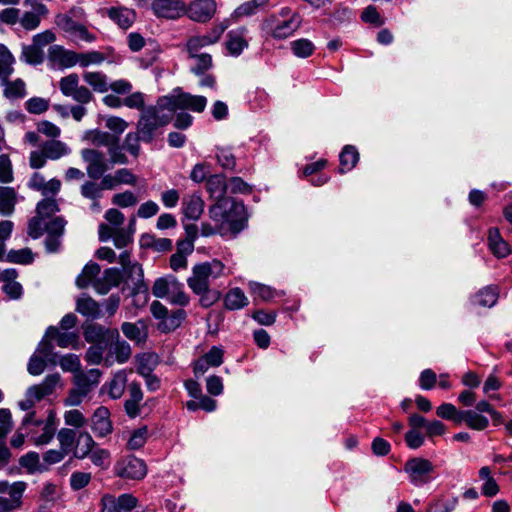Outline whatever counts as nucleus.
Here are the masks:
<instances>
[{
	"instance_id": "cd10ccee",
	"label": "nucleus",
	"mask_w": 512,
	"mask_h": 512,
	"mask_svg": "<svg viewBox=\"0 0 512 512\" xmlns=\"http://www.w3.org/2000/svg\"><path fill=\"white\" fill-rule=\"evenodd\" d=\"M99 369H90L87 372H78L74 374L75 386L81 387L87 394L98 385L101 378Z\"/></svg>"
},
{
	"instance_id": "6e6d98bb",
	"label": "nucleus",
	"mask_w": 512,
	"mask_h": 512,
	"mask_svg": "<svg viewBox=\"0 0 512 512\" xmlns=\"http://www.w3.org/2000/svg\"><path fill=\"white\" fill-rule=\"evenodd\" d=\"M104 60V54L98 51L77 53V65L81 67H88L90 65H100L104 62Z\"/></svg>"
},
{
	"instance_id": "e2e57ef3",
	"label": "nucleus",
	"mask_w": 512,
	"mask_h": 512,
	"mask_svg": "<svg viewBox=\"0 0 512 512\" xmlns=\"http://www.w3.org/2000/svg\"><path fill=\"white\" fill-rule=\"evenodd\" d=\"M148 438V430L146 427H141L135 429L130 434V437L127 441V446L131 450H136L141 448L147 441Z\"/></svg>"
},
{
	"instance_id": "f3484780",
	"label": "nucleus",
	"mask_w": 512,
	"mask_h": 512,
	"mask_svg": "<svg viewBox=\"0 0 512 512\" xmlns=\"http://www.w3.org/2000/svg\"><path fill=\"white\" fill-rule=\"evenodd\" d=\"M152 10L157 17L177 19L185 14L186 7L180 0H153Z\"/></svg>"
},
{
	"instance_id": "473e14b6",
	"label": "nucleus",
	"mask_w": 512,
	"mask_h": 512,
	"mask_svg": "<svg viewBox=\"0 0 512 512\" xmlns=\"http://www.w3.org/2000/svg\"><path fill=\"white\" fill-rule=\"evenodd\" d=\"M16 59L9 48L0 43V80L9 79L14 72Z\"/></svg>"
},
{
	"instance_id": "423d86ee",
	"label": "nucleus",
	"mask_w": 512,
	"mask_h": 512,
	"mask_svg": "<svg viewBox=\"0 0 512 512\" xmlns=\"http://www.w3.org/2000/svg\"><path fill=\"white\" fill-rule=\"evenodd\" d=\"M152 294L157 298H167L170 303L180 306H186L189 303L184 285L172 275L156 279L152 286Z\"/></svg>"
},
{
	"instance_id": "58836bf2",
	"label": "nucleus",
	"mask_w": 512,
	"mask_h": 512,
	"mask_svg": "<svg viewBox=\"0 0 512 512\" xmlns=\"http://www.w3.org/2000/svg\"><path fill=\"white\" fill-rule=\"evenodd\" d=\"M247 46L248 43L244 37L243 30H233L229 32L226 47L231 55L238 56Z\"/></svg>"
},
{
	"instance_id": "79ce46f5",
	"label": "nucleus",
	"mask_w": 512,
	"mask_h": 512,
	"mask_svg": "<svg viewBox=\"0 0 512 512\" xmlns=\"http://www.w3.org/2000/svg\"><path fill=\"white\" fill-rule=\"evenodd\" d=\"M248 304V298L240 288H233L227 292L224 305L229 310H238Z\"/></svg>"
},
{
	"instance_id": "4be33fe9",
	"label": "nucleus",
	"mask_w": 512,
	"mask_h": 512,
	"mask_svg": "<svg viewBox=\"0 0 512 512\" xmlns=\"http://www.w3.org/2000/svg\"><path fill=\"white\" fill-rule=\"evenodd\" d=\"M122 278V272L118 268H109L104 271L101 278L94 281L93 287L98 293L106 294L111 288L118 286Z\"/></svg>"
},
{
	"instance_id": "7c9ffc66",
	"label": "nucleus",
	"mask_w": 512,
	"mask_h": 512,
	"mask_svg": "<svg viewBox=\"0 0 512 512\" xmlns=\"http://www.w3.org/2000/svg\"><path fill=\"white\" fill-rule=\"evenodd\" d=\"M127 371L119 370L116 372L111 380L106 384L108 394L112 399H119L125 392L127 385Z\"/></svg>"
},
{
	"instance_id": "c03bdc74",
	"label": "nucleus",
	"mask_w": 512,
	"mask_h": 512,
	"mask_svg": "<svg viewBox=\"0 0 512 512\" xmlns=\"http://www.w3.org/2000/svg\"><path fill=\"white\" fill-rule=\"evenodd\" d=\"M185 312L182 309L176 310L172 312L170 315H166V317L160 321L158 328L164 333L175 330L180 326L182 321L185 319Z\"/></svg>"
},
{
	"instance_id": "ea45409f",
	"label": "nucleus",
	"mask_w": 512,
	"mask_h": 512,
	"mask_svg": "<svg viewBox=\"0 0 512 512\" xmlns=\"http://www.w3.org/2000/svg\"><path fill=\"white\" fill-rule=\"evenodd\" d=\"M94 444L95 442L89 433H79L74 447V456L79 459L85 458L92 453Z\"/></svg>"
},
{
	"instance_id": "a18cd8bd",
	"label": "nucleus",
	"mask_w": 512,
	"mask_h": 512,
	"mask_svg": "<svg viewBox=\"0 0 512 512\" xmlns=\"http://www.w3.org/2000/svg\"><path fill=\"white\" fill-rule=\"evenodd\" d=\"M119 263L121 264L124 272L129 277H136L137 280H141L143 278V270L142 267L135 262H132L130 259V253L128 251H123L119 255Z\"/></svg>"
},
{
	"instance_id": "49530a36",
	"label": "nucleus",
	"mask_w": 512,
	"mask_h": 512,
	"mask_svg": "<svg viewBox=\"0 0 512 512\" xmlns=\"http://www.w3.org/2000/svg\"><path fill=\"white\" fill-rule=\"evenodd\" d=\"M499 291L497 287L488 286L481 289L475 296V302L482 307H492L498 300Z\"/></svg>"
},
{
	"instance_id": "9b49d317",
	"label": "nucleus",
	"mask_w": 512,
	"mask_h": 512,
	"mask_svg": "<svg viewBox=\"0 0 512 512\" xmlns=\"http://www.w3.org/2000/svg\"><path fill=\"white\" fill-rule=\"evenodd\" d=\"M81 157L87 164L86 172L87 175L92 179H99L104 173L111 167L108 164L105 155L96 149H82Z\"/></svg>"
},
{
	"instance_id": "bf43d9fd",
	"label": "nucleus",
	"mask_w": 512,
	"mask_h": 512,
	"mask_svg": "<svg viewBox=\"0 0 512 512\" xmlns=\"http://www.w3.org/2000/svg\"><path fill=\"white\" fill-rule=\"evenodd\" d=\"M58 204L54 198H45L41 200L36 207V213L45 220L58 212Z\"/></svg>"
},
{
	"instance_id": "052dcab7",
	"label": "nucleus",
	"mask_w": 512,
	"mask_h": 512,
	"mask_svg": "<svg viewBox=\"0 0 512 512\" xmlns=\"http://www.w3.org/2000/svg\"><path fill=\"white\" fill-rule=\"evenodd\" d=\"M138 203L137 196L132 191H124L121 193H116L112 197V204L121 207V208H129L133 207Z\"/></svg>"
},
{
	"instance_id": "bb28decb",
	"label": "nucleus",
	"mask_w": 512,
	"mask_h": 512,
	"mask_svg": "<svg viewBox=\"0 0 512 512\" xmlns=\"http://www.w3.org/2000/svg\"><path fill=\"white\" fill-rule=\"evenodd\" d=\"M129 398L125 401L126 413L135 418L140 412V403L143 400V393L138 383L132 382L128 386Z\"/></svg>"
},
{
	"instance_id": "8fccbe9b",
	"label": "nucleus",
	"mask_w": 512,
	"mask_h": 512,
	"mask_svg": "<svg viewBox=\"0 0 512 512\" xmlns=\"http://www.w3.org/2000/svg\"><path fill=\"white\" fill-rule=\"evenodd\" d=\"M107 149L109 155V160L107 161L110 167L116 164L123 165L128 163L127 156L123 152L124 148L119 145L118 137H115L112 144H110V146H108Z\"/></svg>"
},
{
	"instance_id": "338daca9",
	"label": "nucleus",
	"mask_w": 512,
	"mask_h": 512,
	"mask_svg": "<svg viewBox=\"0 0 512 512\" xmlns=\"http://www.w3.org/2000/svg\"><path fill=\"white\" fill-rule=\"evenodd\" d=\"M40 497L46 502H56L61 497V488L55 483L46 482L41 489Z\"/></svg>"
},
{
	"instance_id": "5fc2aeb1",
	"label": "nucleus",
	"mask_w": 512,
	"mask_h": 512,
	"mask_svg": "<svg viewBox=\"0 0 512 512\" xmlns=\"http://www.w3.org/2000/svg\"><path fill=\"white\" fill-rule=\"evenodd\" d=\"M190 57L195 60V65L192 68V72L196 75H202L205 71L212 67V57L207 53H189Z\"/></svg>"
},
{
	"instance_id": "412c9836",
	"label": "nucleus",
	"mask_w": 512,
	"mask_h": 512,
	"mask_svg": "<svg viewBox=\"0 0 512 512\" xmlns=\"http://www.w3.org/2000/svg\"><path fill=\"white\" fill-rule=\"evenodd\" d=\"M49 60L58 68H71L77 65V52L53 45L48 51Z\"/></svg>"
},
{
	"instance_id": "f03ea898",
	"label": "nucleus",
	"mask_w": 512,
	"mask_h": 512,
	"mask_svg": "<svg viewBox=\"0 0 512 512\" xmlns=\"http://www.w3.org/2000/svg\"><path fill=\"white\" fill-rule=\"evenodd\" d=\"M225 274V265L219 260L197 264L192 269V276L187 279L189 288L197 295H205L210 289V279H217Z\"/></svg>"
},
{
	"instance_id": "f704fd0d",
	"label": "nucleus",
	"mask_w": 512,
	"mask_h": 512,
	"mask_svg": "<svg viewBox=\"0 0 512 512\" xmlns=\"http://www.w3.org/2000/svg\"><path fill=\"white\" fill-rule=\"evenodd\" d=\"M339 160V172L341 174L351 171L359 161V153L354 146L347 145L340 153Z\"/></svg>"
},
{
	"instance_id": "69168bd1",
	"label": "nucleus",
	"mask_w": 512,
	"mask_h": 512,
	"mask_svg": "<svg viewBox=\"0 0 512 512\" xmlns=\"http://www.w3.org/2000/svg\"><path fill=\"white\" fill-rule=\"evenodd\" d=\"M26 110L31 114H42L49 108V100L42 97H32L25 102Z\"/></svg>"
},
{
	"instance_id": "3c124183",
	"label": "nucleus",
	"mask_w": 512,
	"mask_h": 512,
	"mask_svg": "<svg viewBox=\"0 0 512 512\" xmlns=\"http://www.w3.org/2000/svg\"><path fill=\"white\" fill-rule=\"evenodd\" d=\"M115 137L116 136H114L108 132H104V131H100V130H90V131L86 132V134H85V139L87 141H89L92 145L97 146V147L110 146V144H112Z\"/></svg>"
},
{
	"instance_id": "aec40b11",
	"label": "nucleus",
	"mask_w": 512,
	"mask_h": 512,
	"mask_svg": "<svg viewBox=\"0 0 512 512\" xmlns=\"http://www.w3.org/2000/svg\"><path fill=\"white\" fill-rule=\"evenodd\" d=\"M216 8L217 5L214 0H194L190 3L186 12L192 20L206 22L213 17Z\"/></svg>"
},
{
	"instance_id": "c9c22d12",
	"label": "nucleus",
	"mask_w": 512,
	"mask_h": 512,
	"mask_svg": "<svg viewBox=\"0 0 512 512\" xmlns=\"http://www.w3.org/2000/svg\"><path fill=\"white\" fill-rule=\"evenodd\" d=\"M207 191L209 192L210 196L219 201H227L224 198L226 189H227V183L225 182V179L221 175H212L207 179L206 183Z\"/></svg>"
},
{
	"instance_id": "a878e982",
	"label": "nucleus",
	"mask_w": 512,
	"mask_h": 512,
	"mask_svg": "<svg viewBox=\"0 0 512 512\" xmlns=\"http://www.w3.org/2000/svg\"><path fill=\"white\" fill-rule=\"evenodd\" d=\"M110 412L106 407H98L92 417V428L98 436H106L112 431V424L109 419Z\"/></svg>"
},
{
	"instance_id": "c85d7f7f",
	"label": "nucleus",
	"mask_w": 512,
	"mask_h": 512,
	"mask_svg": "<svg viewBox=\"0 0 512 512\" xmlns=\"http://www.w3.org/2000/svg\"><path fill=\"white\" fill-rule=\"evenodd\" d=\"M114 343L110 346L109 355L105 359V364L107 366L112 365L111 357L114 356L116 361L120 364H123L129 360L131 357L132 351L130 345L125 341H120L118 339H114Z\"/></svg>"
},
{
	"instance_id": "2f4dec72",
	"label": "nucleus",
	"mask_w": 512,
	"mask_h": 512,
	"mask_svg": "<svg viewBox=\"0 0 512 512\" xmlns=\"http://www.w3.org/2000/svg\"><path fill=\"white\" fill-rule=\"evenodd\" d=\"M17 193L14 188L0 186V214L9 216L14 212Z\"/></svg>"
},
{
	"instance_id": "20e7f679",
	"label": "nucleus",
	"mask_w": 512,
	"mask_h": 512,
	"mask_svg": "<svg viewBox=\"0 0 512 512\" xmlns=\"http://www.w3.org/2000/svg\"><path fill=\"white\" fill-rule=\"evenodd\" d=\"M160 105L168 107V112L177 110H189L194 113H202L207 106V98L202 95H193L175 88L168 95L160 97Z\"/></svg>"
},
{
	"instance_id": "6ab92c4d",
	"label": "nucleus",
	"mask_w": 512,
	"mask_h": 512,
	"mask_svg": "<svg viewBox=\"0 0 512 512\" xmlns=\"http://www.w3.org/2000/svg\"><path fill=\"white\" fill-rule=\"evenodd\" d=\"M27 489V483L24 481L13 482L10 495L0 496V512H15L22 507L23 494Z\"/></svg>"
},
{
	"instance_id": "a211bd4d",
	"label": "nucleus",
	"mask_w": 512,
	"mask_h": 512,
	"mask_svg": "<svg viewBox=\"0 0 512 512\" xmlns=\"http://www.w3.org/2000/svg\"><path fill=\"white\" fill-rule=\"evenodd\" d=\"M84 338L92 344L108 345L119 338V332L117 329H106L97 324H90L84 330Z\"/></svg>"
},
{
	"instance_id": "2eb2a0df",
	"label": "nucleus",
	"mask_w": 512,
	"mask_h": 512,
	"mask_svg": "<svg viewBox=\"0 0 512 512\" xmlns=\"http://www.w3.org/2000/svg\"><path fill=\"white\" fill-rule=\"evenodd\" d=\"M24 5L30 7V10L21 14L20 25L25 30H34L40 25L42 18L48 14V9L38 0H25Z\"/></svg>"
},
{
	"instance_id": "1a4fd4ad",
	"label": "nucleus",
	"mask_w": 512,
	"mask_h": 512,
	"mask_svg": "<svg viewBox=\"0 0 512 512\" xmlns=\"http://www.w3.org/2000/svg\"><path fill=\"white\" fill-rule=\"evenodd\" d=\"M136 230V219L132 217L126 228H112L107 223H101L98 227L99 240L106 242L113 239L116 248L121 249L133 242V235Z\"/></svg>"
},
{
	"instance_id": "39448f33",
	"label": "nucleus",
	"mask_w": 512,
	"mask_h": 512,
	"mask_svg": "<svg viewBox=\"0 0 512 512\" xmlns=\"http://www.w3.org/2000/svg\"><path fill=\"white\" fill-rule=\"evenodd\" d=\"M58 387H62L61 376L58 373L47 375L44 380L36 385L30 386L18 406L23 411L31 410L36 403L51 395Z\"/></svg>"
},
{
	"instance_id": "393cba45",
	"label": "nucleus",
	"mask_w": 512,
	"mask_h": 512,
	"mask_svg": "<svg viewBox=\"0 0 512 512\" xmlns=\"http://www.w3.org/2000/svg\"><path fill=\"white\" fill-rule=\"evenodd\" d=\"M181 210L187 219L198 220L204 210V201L198 194L186 195L182 199Z\"/></svg>"
},
{
	"instance_id": "4d7b16f0",
	"label": "nucleus",
	"mask_w": 512,
	"mask_h": 512,
	"mask_svg": "<svg viewBox=\"0 0 512 512\" xmlns=\"http://www.w3.org/2000/svg\"><path fill=\"white\" fill-rule=\"evenodd\" d=\"M461 413L462 411L457 410V408L451 403H443L436 409L438 417L453 420L456 423H461Z\"/></svg>"
},
{
	"instance_id": "9d476101",
	"label": "nucleus",
	"mask_w": 512,
	"mask_h": 512,
	"mask_svg": "<svg viewBox=\"0 0 512 512\" xmlns=\"http://www.w3.org/2000/svg\"><path fill=\"white\" fill-rule=\"evenodd\" d=\"M231 25L230 19H224L215 25L210 32L205 35L192 36L187 41V50L189 53H196L203 47L215 44L219 41L224 31Z\"/></svg>"
},
{
	"instance_id": "37998d69",
	"label": "nucleus",
	"mask_w": 512,
	"mask_h": 512,
	"mask_svg": "<svg viewBox=\"0 0 512 512\" xmlns=\"http://www.w3.org/2000/svg\"><path fill=\"white\" fill-rule=\"evenodd\" d=\"M76 310L83 316L88 318H97L100 314V308L98 303L91 297H80L77 300Z\"/></svg>"
},
{
	"instance_id": "4c0bfd02",
	"label": "nucleus",
	"mask_w": 512,
	"mask_h": 512,
	"mask_svg": "<svg viewBox=\"0 0 512 512\" xmlns=\"http://www.w3.org/2000/svg\"><path fill=\"white\" fill-rule=\"evenodd\" d=\"M4 86L3 95L10 100L23 98L26 96V84L25 82L17 78L13 81L1 80Z\"/></svg>"
},
{
	"instance_id": "680f3d73",
	"label": "nucleus",
	"mask_w": 512,
	"mask_h": 512,
	"mask_svg": "<svg viewBox=\"0 0 512 512\" xmlns=\"http://www.w3.org/2000/svg\"><path fill=\"white\" fill-rule=\"evenodd\" d=\"M79 87V77L75 73L63 77L59 82L60 91L65 96L71 97Z\"/></svg>"
},
{
	"instance_id": "72a5a7b5",
	"label": "nucleus",
	"mask_w": 512,
	"mask_h": 512,
	"mask_svg": "<svg viewBox=\"0 0 512 512\" xmlns=\"http://www.w3.org/2000/svg\"><path fill=\"white\" fill-rule=\"evenodd\" d=\"M84 81L98 93H105L109 89L107 76L99 71H86L83 73Z\"/></svg>"
},
{
	"instance_id": "f257e3e1",
	"label": "nucleus",
	"mask_w": 512,
	"mask_h": 512,
	"mask_svg": "<svg viewBox=\"0 0 512 512\" xmlns=\"http://www.w3.org/2000/svg\"><path fill=\"white\" fill-rule=\"evenodd\" d=\"M209 217L219 225V235L235 237L248 221L246 207L241 202L219 201L209 208Z\"/></svg>"
},
{
	"instance_id": "e433bc0d",
	"label": "nucleus",
	"mask_w": 512,
	"mask_h": 512,
	"mask_svg": "<svg viewBox=\"0 0 512 512\" xmlns=\"http://www.w3.org/2000/svg\"><path fill=\"white\" fill-rule=\"evenodd\" d=\"M464 421L467 427L476 431H483L489 425L487 417L474 410H466L461 413V422Z\"/></svg>"
},
{
	"instance_id": "dca6fc26",
	"label": "nucleus",
	"mask_w": 512,
	"mask_h": 512,
	"mask_svg": "<svg viewBox=\"0 0 512 512\" xmlns=\"http://www.w3.org/2000/svg\"><path fill=\"white\" fill-rule=\"evenodd\" d=\"M434 470L432 463L424 458H413L405 464V471L412 483L425 484L429 481V475Z\"/></svg>"
},
{
	"instance_id": "6e6552de",
	"label": "nucleus",
	"mask_w": 512,
	"mask_h": 512,
	"mask_svg": "<svg viewBox=\"0 0 512 512\" xmlns=\"http://www.w3.org/2000/svg\"><path fill=\"white\" fill-rule=\"evenodd\" d=\"M301 16L289 8H283L280 13L272 17V21L264 23L273 37L283 39L291 36L301 25Z\"/></svg>"
},
{
	"instance_id": "a19ab883",
	"label": "nucleus",
	"mask_w": 512,
	"mask_h": 512,
	"mask_svg": "<svg viewBox=\"0 0 512 512\" xmlns=\"http://www.w3.org/2000/svg\"><path fill=\"white\" fill-rule=\"evenodd\" d=\"M100 273V266L95 262L87 263L82 272L76 278V285L79 288H86L93 284L95 277Z\"/></svg>"
},
{
	"instance_id": "5701e85b",
	"label": "nucleus",
	"mask_w": 512,
	"mask_h": 512,
	"mask_svg": "<svg viewBox=\"0 0 512 512\" xmlns=\"http://www.w3.org/2000/svg\"><path fill=\"white\" fill-rule=\"evenodd\" d=\"M106 15L123 30L129 29L136 20V12L127 7L108 8Z\"/></svg>"
},
{
	"instance_id": "0eeeda50",
	"label": "nucleus",
	"mask_w": 512,
	"mask_h": 512,
	"mask_svg": "<svg viewBox=\"0 0 512 512\" xmlns=\"http://www.w3.org/2000/svg\"><path fill=\"white\" fill-rule=\"evenodd\" d=\"M41 150H34L29 155V165L33 169L43 168L47 160L56 161L69 156L72 152L70 146L60 140H50L42 144Z\"/></svg>"
},
{
	"instance_id": "09e8293b",
	"label": "nucleus",
	"mask_w": 512,
	"mask_h": 512,
	"mask_svg": "<svg viewBox=\"0 0 512 512\" xmlns=\"http://www.w3.org/2000/svg\"><path fill=\"white\" fill-rule=\"evenodd\" d=\"M20 59L30 65H39L44 60V52L35 45L23 46Z\"/></svg>"
},
{
	"instance_id": "ddd939ff",
	"label": "nucleus",
	"mask_w": 512,
	"mask_h": 512,
	"mask_svg": "<svg viewBox=\"0 0 512 512\" xmlns=\"http://www.w3.org/2000/svg\"><path fill=\"white\" fill-rule=\"evenodd\" d=\"M55 23L74 40L84 42H92L95 40V36L88 31L87 27L82 22L71 19L68 16L58 14L55 17Z\"/></svg>"
},
{
	"instance_id": "864d4df0",
	"label": "nucleus",
	"mask_w": 512,
	"mask_h": 512,
	"mask_svg": "<svg viewBox=\"0 0 512 512\" xmlns=\"http://www.w3.org/2000/svg\"><path fill=\"white\" fill-rule=\"evenodd\" d=\"M57 439L59 441V448L68 455L75 447L76 432L69 428H62L57 434Z\"/></svg>"
},
{
	"instance_id": "0e129e2a",
	"label": "nucleus",
	"mask_w": 512,
	"mask_h": 512,
	"mask_svg": "<svg viewBox=\"0 0 512 512\" xmlns=\"http://www.w3.org/2000/svg\"><path fill=\"white\" fill-rule=\"evenodd\" d=\"M291 48L297 57H309L314 51L313 43L308 39H298L291 43Z\"/></svg>"
},
{
	"instance_id": "603ef678",
	"label": "nucleus",
	"mask_w": 512,
	"mask_h": 512,
	"mask_svg": "<svg viewBox=\"0 0 512 512\" xmlns=\"http://www.w3.org/2000/svg\"><path fill=\"white\" fill-rule=\"evenodd\" d=\"M137 371L142 376H148L157 365V357L151 353H144L136 357Z\"/></svg>"
},
{
	"instance_id": "4468645a",
	"label": "nucleus",
	"mask_w": 512,
	"mask_h": 512,
	"mask_svg": "<svg viewBox=\"0 0 512 512\" xmlns=\"http://www.w3.org/2000/svg\"><path fill=\"white\" fill-rule=\"evenodd\" d=\"M53 346L50 342L46 340H42L35 351V353L30 357L27 370L29 374L33 376H38L42 374L46 368L47 362H52L55 364L53 360L52 354Z\"/></svg>"
},
{
	"instance_id": "b1692460",
	"label": "nucleus",
	"mask_w": 512,
	"mask_h": 512,
	"mask_svg": "<svg viewBox=\"0 0 512 512\" xmlns=\"http://www.w3.org/2000/svg\"><path fill=\"white\" fill-rule=\"evenodd\" d=\"M43 340L50 341L55 340L57 345L62 348L67 347H76V344L78 342V335L75 332L71 331H60L59 328L50 326L46 333Z\"/></svg>"
},
{
	"instance_id": "7ed1b4c3",
	"label": "nucleus",
	"mask_w": 512,
	"mask_h": 512,
	"mask_svg": "<svg viewBox=\"0 0 512 512\" xmlns=\"http://www.w3.org/2000/svg\"><path fill=\"white\" fill-rule=\"evenodd\" d=\"M160 98L155 106H150L142 111L141 118L137 124V130L142 141L151 142L158 128L167 125L171 121V113H166L168 107L160 105Z\"/></svg>"
},
{
	"instance_id": "de8ad7c7",
	"label": "nucleus",
	"mask_w": 512,
	"mask_h": 512,
	"mask_svg": "<svg viewBox=\"0 0 512 512\" xmlns=\"http://www.w3.org/2000/svg\"><path fill=\"white\" fill-rule=\"evenodd\" d=\"M20 465L25 468L29 473L44 472L48 469L40 461L39 454L36 452H29L20 458Z\"/></svg>"
},
{
	"instance_id": "c756f323",
	"label": "nucleus",
	"mask_w": 512,
	"mask_h": 512,
	"mask_svg": "<svg viewBox=\"0 0 512 512\" xmlns=\"http://www.w3.org/2000/svg\"><path fill=\"white\" fill-rule=\"evenodd\" d=\"M488 243L492 253L499 257H506L510 253V247L501 237L497 228H491L488 233Z\"/></svg>"
},
{
	"instance_id": "13d9d810",
	"label": "nucleus",
	"mask_w": 512,
	"mask_h": 512,
	"mask_svg": "<svg viewBox=\"0 0 512 512\" xmlns=\"http://www.w3.org/2000/svg\"><path fill=\"white\" fill-rule=\"evenodd\" d=\"M6 260L11 263L30 264L33 261V254L29 248L10 250L6 255Z\"/></svg>"
},
{
	"instance_id": "774afa93",
	"label": "nucleus",
	"mask_w": 512,
	"mask_h": 512,
	"mask_svg": "<svg viewBox=\"0 0 512 512\" xmlns=\"http://www.w3.org/2000/svg\"><path fill=\"white\" fill-rule=\"evenodd\" d=\"M121 330L128 339L137 343L143 341L146 337V334L135 323L124 322Z\"/></svg>"
},
{
	"instance_id": "f8f14e48",
	"label": "nucleus",
	"mask_w": 512,
	"mask_h": 512,
	"mask_svg": "<svg viewBox=\"0 0 512 512\" xmlns=\"http://www.w3.org/2000/svg\"><path fill=\"white\" fill-rule=\"evenodd\" d=\"M115 472L121 478L141 480L147 474V467L143 460L129 456L116 464Z\"/></svg>"
}]
</instances>
